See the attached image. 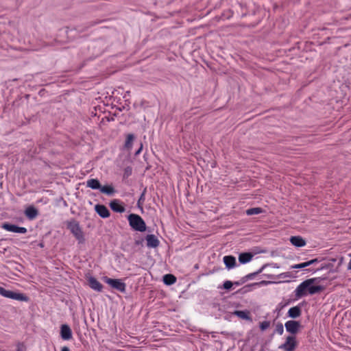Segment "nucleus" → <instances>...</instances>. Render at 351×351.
<instances>
[{"mask_svg": "<svg viewBox=\"0 0 351 351\" xmlns=\"http://www.w3.org/2000/svg\"><path fill=\"white\" fill-rule=\"evenodd\" d=\"M132 173V169L130 167H127L124 169L123 177L128 178Z\"/></svg>", "mask_w": 351, "mask_h": 351, "instance_id": "nucleus-30", "label": "nucleus"}, {"mask_svg": "<svg viewBox=\"0 0 351 351\" xmlns=\"http://www.w3.org/2000/svg\"><path fill=\"white\" fill-rule=\"evenodd\" d=\"M61 351H70V350L68 347L64 346L62 348Z\"/></svg>", "mask_w": 351, "mask_h": 351, "instance_id": "nucleus-39", "label": "nucleus"}, {"mask_svg": "<svg viewBox=\"0 0 351 351\" xmlns=\"http://www.w3.org/2000/svg\"><path fill=\"white\" fill-rule=\"evenodd\" d=\"M265 267H266V265H263L258 271L251 273V274H249L243 276L242 278V282H245L249 280L253 279L256 276L261 274L263 271V269H265Z\"/></svg>", "mask_w": 351, "mask_h": 351, "instance_id": "nucleus-21", "label": "nucleus"}, {"mask_svg": "<svg viewBox=\"0 0 351 351\" xmlns=\"http://www.w3.org/2000/svg\"><path fill=\"white\" fill-rule=\"evenodd\" d=\"M5 289H4L3 287H0V295H1L3 296Z\"/></svg>", "mask_w": 351, "mask_h": 351, "instance_id": "nucleus-38", "label": "nucleus"}, {"mask_svg": "<svg viewBox=\"0 0 351 351\" xmlns=\"http://www.w3.org/2000/svg\"><path fill=\"white\" fill-rule=\"evenodd\" d=\"M146 241H147V246L148 247L155 248V247H157L160 244L159 240L154 234L147 235Z\"/></svg>", "mask_w": 351, "mask_h": 351, "instance_id": "nucleus-13", "label": "nucleus"}, {"mask_svg": "<svg viewBox=\"0 0 351 351\" xmlns=\"http://www.w3.org/2000/svg\"><path fill=\"white\" fill-rule=\"evenodd\" d=\"M25 214L29 219H35L38 215V210L32 206L27 207L25 210Z\"/></svg>", "mask_w": 351, "mask_h": 351, "instance_id": "nucleus-18", "label": "nucleus"}, {"mask_svg": "<svg viewBox=\"0 0 351 351\" xmlns=\"http://www.w3.org/2000/svg\"><path fill=\"white\" fill-rule=\"evenodd\" d=\"M88 282L92 289L98 292L102 291L103 285L95 278L90 276L88 278Z\"/></svg>", "mask_w": 351, "mask_h": 351, "instance_id": "nucleus-12", "label": "nucleus"}, {"mask_svg": "<svg viewBox=\"0 0 351 351\" xmlns=\"http://www.w3.org/2000/svg\"><path fill=\"white\" fill-rule=\"evenodd\" d=\"M270 326V322L269 321H264L260 323V328L261 330H265L267 329Z\"/></svg>", "mask_w": 351, "mask_h": 351, "instance_id": "nucleus-29", "label": "nucleus"}, {"mask_svg": "<svg viewBox=\"0 0 351 351\" xmlns=\"http://www.w3.org/2000/svg\"><path fill=\"white\" fill-rule=\"evenodd\" d=\"M232 315L239 317V318L245 320H247L250 322L252 321V319L250 316V312L247 310L245 311H234L232 313Z\"/></svg>", "mask_w": 351, "mask_h": 351, "instance_id": "nucleus-14", "label": "nucleus"}, {"mask_svg": "<svg viewBox=\"0 0 351 351\" xmlns=\"http://www.w3.org/2000/svg\"><path fill=\"white\" fill-rule=\"evenodd\" d=\"M100 192L108 195H112L115 193V190L112 185L101 186Z\"/></svg>", "mask_w": 351, "mask_h": 351, "instance_id": "nucleus-22", "label": "nucleus"}, {"mask_svg": "<svg viewBox=\"0 0 351 351\" xmlns=\"http://www.w3.org/2000/svg\"><path fill=\"white\" fill-rule=\"evenodd\" d=\"M3 297L7 298H11L13 300H19V301H25L28 300V298L20 293L14 292L10 290L5 289Z\"/></svg>", "mask_w": 351, "mask_h": 351, "instance_id": "nucleus-8", "label": "nucleus"}, {"mask_svg": "<svg viewBox=\"0 0 351 351\" xmlns=\"http://www.w3.org/2000/svg\"><path fill=\"white\" fill-rule=\"evenodd\" d=\"M306 267H308L307 262H304V263H300V264L294 265L291 266V268H293V269H303V268H304Z\"/></svg>", "mask_w": 351, "mask_h": 351, "instance_id": "nucleus-31", "label": "nucleus"}, {"mask_svg": "<svg viewBox=\"0 0 351 351\" xmlns=\"http://www.w3.org/2000/svg\"><path fill=\"white\" fill-rule=\"evenodd\" d=\"M95 210L102 218H108L110 215L107 207L103 204H96Z\"/></svg>", "mask_w": 351, "mask_h": 351, "instance_id": "nucleus-10", "label": "nucleus"}, {"mask_svg": "<svg viewBox=\"0 0 351 351\" xmlns=\"http://www.w3.org/2000/svg\"><path fill=\"white\" fill-rule=\"evenodd\" d=\"M60 336L64 340H69L72 338V331L67 324H62L60 327Z\"/></svg>", "mask_w": 351, "mask_h": 351, "instance_id": "nucleus-11", "label": "nucleus"}, {"mask_svg": "<svg viewBox=\"0 0 351 351\" xmlns=\"http://www.w3.org/2000/svg\"><path fill=\"white\" fill-rule=\"evenodd\" d=\"M134 140V135L132 134H128L125 142L124 147L126 149L130 150L132 147L133 141Z\"/></svg>", "mask_w": 351, "mask_h": 351, "instance_id": "nucleus-23", "label": "nucleus"}, {"mask_svg": "<svg viewBox=\"0 0 351 351\" xmlns=\"http://www.w3.org/2000/svg\"><path fill=\"white\" fill-rule=\"evenodd\" d=\"M290 242L296 247H303L306 245L305 240L300 236H293L290 238Z\"/></svg>", "mask_w": 351, "mask_h": 351, "instance_id": "nucleus-17", "label": "nucleus"}, {"mask_svg": "<svg viewBox=\"0 0 351 351\" xmlns=\"http://www.w3.org/2000/svg\"><path fill=\"white\" fill-rule=\"evenodd\" d=\"M317 278H310L303 281L300 283L295 290V295L297 298H300L310 292L311 285L317 282Z\"/></svg>", "mask_w": 351, "mask_h": 351, "instance_id": "nucleus-2", "label": "nucleus"}, {"mask_svg": "<svg viewBox=\"0 0 351 351\" xmlns=\"http://www.w3.org/2000/svg\"><path fill=\"white\" fill-rule=\"evenodd\" d=\"M110 208L116 213H122L125 212V208L123 204L121 202L119 199H113L110 202Z\"/></svg>", "mask_w": 351, "mask_h": 351, "instance_id": "nucleus-9", "label": "nucleus"}, {"mask_svg": "<svg viewBox=\"0 0 351 351\" xmlns=\"http://www.w3.org/2000/svg\"><path fill=\"white\" fill-rule=\"evenodd\" d=\"M319 261L317 259V258H314V259H312L311 261H306L307 263H308V266H310L311 265H313L315 263H318Z\"/></svg>", "mask_w": 351, "mask_h": 351, "instance_id": "nucleus-35", "label": "nucleus"}, {"mask_svg": "<svg viewBox=\"0 0 351 351\" xmlns=\"http://www.w3.org/2000/svg\"><path fill=\"white\" fill-rule=\"evenodd\" d=\"M275 331L279 334V335H282L283 332H284V327H283V325L282 323H278L276 326V329H275Z\"/></svg>", "mask_w": 351, "mask_h": 351, "instance_id": "nucleus-28", "label": "nucleus"}, {"mask_svg": "<svg viewBox=\"0 0 351 351\" xmlns=\"http://www.w3.org/2000/svg\"><path fill=\"white\" fill-rule=\"evenodd\" d=\"M16 351H26V347L23 343H19L16 346Z\"/></svg>", "mask_w": 351, "mask_h": 351, "instance_id": "nucleus-33", "label": "nucleus"}, {"mask_svg": "<svg viewBox=\"0 0 351 351\" xmlns=\"http://www.w3.org/2000/svg\"><path fill=\"white\" fill-rule=\"evenodd\" d=\"M323 290H324V287H322L321 285H315H315H312L311 288H310L309 294L313 295V294L319 293V292H321Z\"/></svg>", "mask_w": 351, "mask_h": 351, "instance_id": "nucleus-27", "label": "nucleus"}, {"mask_svg": "<svg viewBox=\"0 0 351 351\" xmlns=\"http://www.w3.org/2000/svg\"><path fill=\"white\" fill-rule=\"evenodd\" d=\"M226 267L230 269L236 266V258L233 256H225L223 258Z\"/></svg>", "mask_w": 351, "mask_h": 351, "instance_id": "nucleus-15", "label": "nucleus"}, {"mask_svg": "<svg viewBox=\"0 0 351 351\" xmlns=\"http://www.w3.org/2000/svg\"><path fill=\"white\" fill-rule=\"evenodd\" d=\"M163 282L167 285H171L176 282V278L172 274H166L163 276Z\"/></svg>", "mask_w": 351, "mask_h": 351, "instance_id": "nucleus-24", "label": "nucleus"}, {"mask_svg": "<svg viewBox=\"0 0 351 351\" xmlns=\"http://www.w3.org/2000/svg\"><path fill=\"white\" fill-rule=\"evenodd\" d=\"M233 282L230 280H226L223 284V288L224 289H230L232 288Z\"/></svg>", "mask_w": 351, "mask_h": 351, "instance_id": "nucleus-32", "label": "nucleus"}, {"mask_svg": "<svg viewBox=\"0 0 351 351\" xmlns=\"http://www.w3.org/2000/svg\"><path fill=\"white\" fill-rule=\"evenodd\" d=\"M104 281L110 285L112 288L121 292L125 293L126 291V285L120 279H113L107 276L104 277Z\"/></svg>", "mask_w": 351, "mask_h": 351, "instance_id": "nucleus-4", "label": "nucleus"}, {"mask_svg": "<svg viewBox=\"0 0 351 351\" xmlns=\"http://www.w3.org/2000/svg\"><path fill=\"white\" fill-rule=\"evenodd\" d=\"M142 149H143V145H142V143H141V146L138 148V149H137V151L135 152V155L136 156L138 155L141 153V152L142 151Z\"/></svg>", "mask_w": 351, "mask_h": 351, "instance_id": "nucleus-36", "label": "nucleus"}, {"mask_svg": "<svg viewBox=\"0 0 351 351\" xmlns=\"http://www.w3.org/2000/svg\"><path fill=\"white\" fill-rule=\"evenodd\" d=\"M269 281H265V280H262L259 282H256V283H253L251 285L252 286H260V285H266L267 284H269Z\"/></svg>", "mask_w": 351, "mask_h": 351, "instance_id": "nucleus-34", "label": "nucleus"}, {"mask_svg": "<svg viewBox=\"0 0 351 351\" xmlns=\"http://www.w3.org/2000/svg\"><path fill=\"white\" fill-rule=\"evenodd\" d=\"M253 257V254L250 252L241 253L239 256V261L241 264L249 263Z\"/></svg>", "mask_w": 351, "mask_h": 351, "instance_id": "nucleus-19", "label": "nucleus"}, {"mask_svg": "<svg viewBox=\"0 0 351 351\" xmlns=\"http://www.w3.org/2000/svg\"><path fill=\"white\" fill-rule=\"evenodd\" d=\"M302 310L298 306H295L289 308L287 313L288 317L295 319L298 318L301 315Z\"/></svg>", "mask_w": 351, "mask_h": 351, "instance_id": "nucleus-16", "label": "nucleus"}, {"mask_svg": "<svg viewBox=\"0 0 351 351\" xmlns=\"http://www.w3.org/2000/svg\"><path fill=\"white\" fill-rule=\"evenodd\" d=\"M243 283L244 282H242V278H241L240 281H237V282H233V285L239 286V285H242Z\"/></svg>", "mask_w": 351, "mask_h": 351, "instance_id": "nucleus-37", "label": "nucleus"}, {"mask_svg": "<svg viewBox=\"0 0 351 351\" xmlns=\"http://www.w3.org/2000/svg\"><path fill=\"white\" fill-rule=\"evenodd\" d=\"M147 193V188H144L137 202V206L139 208L143 207V205L145 201V194Z\"/></svg>", "mask_w": 351, "mask_h": 351, "instance_id": "nucleus-25", "label": "nucleus"}, {"mask_svg": "<svg viewBox=\"0 0 351 351\" xmlns=\"http://www.w3.org/2000/svg\"><path fill=\"white\" fill-rule=\"evenodd\" d=\"M130 227L135 231L144 232L146 230V224L143 218L136 214H130L128 217Z\"/></svg>", "mask_w": 351, "mask_h": 351, "instance_id": "nucleus-1", "label": "nucleus"}, {"mask_svg": "<svg viewBox=\"0 0 351 351\" xmlns=\"http://www.w3.org/2000/svg\"><path fill=\"white\" fill-rule=\"evenodd\" d=\"M263 212V209L259 207L249 208L246 210L247 215H258Z\"/></svg>", "mask_w": 351, "mask_h": 351, "instance_id": "nucleus-26", "label": "nucleus"}, {"mask_svg": "<svg viewBox=\"0 0 351 351\" xmlns=\"http://www.w3.org/2000/svg\"><path fill=\"white\" fill-rule=\"evenodd\" d=\"M285 327L288 332L295 335L299 332L302 326L298 321L289 320L285 322Z\"/></svg>", "mask_w": 351, "mask_h": 351, "instance_id": "nucleus-6", "label": "nucleus"}, {"mask_svg": "<svg viewBox=\"0 0 351 351\" xmlns=\"http://www.w3.org/2000/svg\"><path fill=\"white\" fill-rule=\"evenodd\" d=\"M86 186L94 190H99L101 185L97 179L92 178L87 180Z\"/></svg>", "mask_w": 351, "mask_h": 351, "instance_id": "nucleus-20", "label": "nucleus"}, {"mask_svg": "<svg viewBox=\"0 0 351 351\" xmlns=\"http://www.w3.org/2000/svg\"><path fill=\"white\" fill-rule=\"evenodd\" d=\"M1 228L7 231L15 233L25 234L27 232V228L25 227H19L16 225L7 222L2 223Z\"/></svg>", "mask_w": 351, "mask_h": 351, "instance_id": "nucleus-7", "label": "nucleus"}, {"mask_svg": "<svg viewBox=\"0 0 351 351\" xmlns=\"http://www.w3.org/2000/svg\"><path fill=\"white\" fill-rule=\"evenodd\" d=\"M67 228L71 231V232L74 235V237L80 243L84 242L83 232L80 226L79 223L77 221L73 219L72 221H69L67 223Z\"/></svg>", "mask_w": 351, "mask_h": 351, "instance_id": "nucleus-3", "label": "nucleus"}, {"mask_svg": "<svg viewBox=\"0 0 351 351\" xmlns=\"http://www.w3.org/2000/svg\"><path fill=\"white\" fill-rule=\"evenodd\" d=\"M296 347L297 341L295 337L290 335L286 338L284 343L279 346L278 348L284 351H293Z\"/></svg>", "mask_w": 351, "mask_h": 351, "instance_id": "nucleus-5", "label": "nucleus"}]
</instances>
